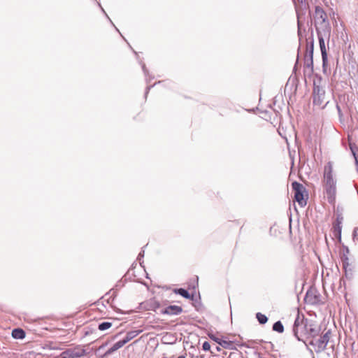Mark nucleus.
<instances>
[{"mask_svg": "<svg viewBox=\"0 0 358 358\" xmlns=\"http://www.w3.org/2000/svg\"><path fill=\"white\" fill-rule=\"evenodd\" d=\"M183 311V309L181 306L177 305H170L162 309H161L160 313L162 315H178L181 314Z\"/></svg>", "mask_w": 358, "mask_h": 358, "instance_id": "6", "label": "nucleus"}, {"mask_svg": "<svg viewBox=\"0 0 358 358\" xmlns=\"http://www.w3.org/2000/svg\"><path fill=\"white\" fill-rule=\"evenodd\" d=\"M292 190L294 194V201L298 203L301 207H304L307 204L308 194L306 187L298 182L292 183Z\"/></svg>", "mask_w": 358, "mask_h": 358, "instance_id": "3", "label": "nucleus"}, {"mask_svg": "<svg viewBox=\"0 0 358 358\" xmlns=\"http://www.w3.org/2000/svg\"><path fill=\"white\" fill-rule=\"evenodd\" d=\"M137 335H138V332L137 331H129V332H127L125 338L124 339H122V341H124V343L126 344L127 343L130 341L131 339L135 338Z\"/></svg>", "mask_w": 358, "mask_h": 358, "instance_id": "16", "label": "nucleus"}, {"mask_svg": "<svg viewBox=\"0 0 358 358\" xmlns=\"http://www.w3.org/2000/svg\"><path fill=\"white\" fill-rule=\"evenodd\" d=\"M148 306L150 310L156 311L161 307V304L155 299H152L148 301Z\"/></svg>", "mask_w": 358, "mask_h": 358, "instance_id": "15", "label": "nucleus"}, {"mask_svg": "<svg viewBox=\"0 0 358 358\" xmlns=\"http://www.w3.org/2000/svg\"><path fill=\"white\" fill-rule=\"evenodd\" d=\"M219 344H221L220 341H216Z\"/></svg>", "mask_w": 358, "mask_h": 358, "instance_id": "24", "label": "nucleus"}, {"mask_svg": "<svg viewBox=\"0 0 358 358\" xmlns=\"http://www.w3.org/2000/svg\"><path fill=\"white\" fill-rule=\"evenodd\" d=\"M314 17L315 21L323 23L326 21L327 16L324 10L320 6H316L315 10Z\"/></svg>", "mask_w": 358, "mask_h": 358, "instance_id": "9", "label": "nucleus"}, {"mask_svg": "<svg viewBox=\"0 0 358 358\" xmlns=\"http://www.w3.org/2000/svg\"><path fill=\"white\" fill-rule=\"evenodd\" d=\"M318 38H319V43H320V50H321V52H322V59L324 61L325 59H327V57L324 40L320 36H319Z\"/></svg>", "mask_w": 358, "mask_h": 358, "instance_id": "14", "label": "nucleus"}, {"mask_svg": "<svg viewBox=\"0 0 358 358\" xmlns=\"http://www.w3.org/2000/svg\"><path fill=\"white\" fill-rule=\"evenodd\" d=\"M122 340L119 341L118 342L115 343L110 348H109L105 353V356L109 355L112 353H113L115 351L117 350L122 346L125 345Z\"/></svg>", "mask_w": 358, "mask_h": 358, "instance_id": "11", "label": "nucleus"}, {"mask_svg": "<svg viewBox=\"0 0 358 358\" xmlns=\"http://www.w3.org/2000/svg\"><path fill=\"white\" fill-rule=\"evenodd\" d=\"M340 257L345 275H351L354 270V264L353 261L350 258V251L348 248H345L341 251Z\"/></svg>", "mask_w": 358, "mask_h": 358, "instance_id": "4", "label": "nucleus"}, {"mask_svg": "<svg viewBox=\"0 0 358 358\" xmlns=\"http://www.w3.org/2000/svg\"><path fill=\"white\" fill-rule=\"evenodd\" d=\"M199 278L196 277V284L198 285Z\"/></svg>", "mask_w": 358, "mask_h": 358, "instance_id": "22", "label": "nucleus"}, {"mask_svg": "<svg viewBox=\"0 0 358 358\" xmlns=\"http://www.w3.org/2000/svg\"><path fill=\"white\" fill-rule=\"evenodd\" d=\"M178 358H186L185 355H180Z\"/></svg>", "mask_w": 358, "mask_h": 358, "instance_id": "21", "label": "nucleus"}, {"mask_svg": "<svg viewBox=\"0 0 358 358\" xmlns=\"http://www.w3.org/2000/svg\"><path fill=\"white\" fill-rule=\"evenodd\" d=\"M312 54H313V50L311 51V55H310V57H311V58L313 57Z\"/></svg>", "mask_w": 358, "mask_h": 358, "instance_id": "23", "label": "nucleus"}, {"mask_svg": "<svg viewBox=\"0 0 358 358\" xmlns=\"http://www.w3.org/2000/svg\"><path fill=\"white\" fill-rule=\"evenodd\" d=\"M12 336L16 339H22L25 337V332L22 329H15L12 331Z\"/></svg>", "mask_w": 358, "mask_h": 358, "instance_id": "13", "label": "nucleus"}, {"mask_svg": "<svg viewBox=\"0 0 358 358\" xmlns=\"http://www.w3.org/2000/svg\"><path fill=\"white\" fill-rule=\"evenodd\" d=\"M173 292L175 294H180L182 296H183L184 298L187 299H192V298H193V295H191L186 289H182V288L174 289Z\"/></svg>", "mask_w": 358, "mask_h": 358, "instance_id": "12", "label": "nucleus"}, {"mask_svg": "<svg viewBox=\"0 0 358 358\" xmlns=\"http://www.w3.org/2000/svg\"><path fill=\"white\" fill-rule=\"evenodd\" d=\"M342 221L343 217L338 216L336 218L335 222L333 224L332 227L333 235L338 239L339 242L341 241Z\"/></svg>", "mask_w": 358, "mask_h": 358, "instance_id": "7", "label": "nucleus"}, {"mask_svg": "<svg viewBox=\"0 0 358 358\" xmlns=\"http://www.w3.org/2000/svg\"><path fill=\"white\" fill-rule=\"evenodd\" d=\"M323 184L329 201L334 202L336 195V181L333 178V166L331 162H328L324 166Z\"/></svg>", "mask_w": 358, "mask_h": 358, "instance_id": "2", "label": "nucleus"}, {"mask_svg": "<svg viewBox=\"0 0 358 358\" xmlns=\"http://www.w3.org/2000/svg\"><path fill=\"white\" fill-rule=\"evenodd\" d=\"M256 317L260 324H265L268 321L267 317L261 313H257Z\"/></svg>", "mask_w": 358, "mask_h": 358, "instance_id": "18", "label": "nucleus"}, {"mask_svg": "<svg viewBox=\"0 0 358 358\" xmlns=\"http://www.w3.org/2000/svg\"><path fill=\"white\" fill-rule=\"evenodd\" d=\"M210 344L208 342H204L203 344V349L204 350H208L210 349Z\"/></svg>", "mask_w": 358, "mask_h": 358, "instance_id": "20", "label": "nucleus"}, {"mask_svg": "<svg viewBox=\"0 0 358 358\" xmlns=\"http://www.w3.org/2000/svg\"><path fill=\"white\" fill-rule=\"evenodd\" d=\"M112 327V323L108 322H104L99 325V329L100 331L106 330Z\"/></svg>", "mask_w": 358, "mask_h": 358, "instance_id": "19", "label": "nucleus"}, {"mask_svg": "<svg viewBox=\"0 0 358 358\" xmlns=\"http://www.w3.org/2000/svg\"><path fill=\"white\" fill-rule=\"evenodd\" d=\"M305 300L311 304L317 303L320 301L319 297L317 296H316V294H315V292H313L312 290L307 292Z\"/></svg>", "mask_w": 358, "mask_h": 358, "instance_id": "10", "label": "nucleus"}, {"mask_svg": "<svg viewBox=\"0 0 358 358\" xmlns=\"http://www.w3.org/2000/svg\"><path fill=\"white\" fill-rule=\"evenodd\" d=\"M273 329L275 331H277L278 333H282L284 331V327L281 322L278 321L275 323H274L273 326Z\"/></svg>", "mask_w": 358, "mask_h": 358, "instance_id": "17", "label": "nucleus"}, {"mask_svg": "<svg viewBox=\"0 0 358 358\" xmlns=\"http://www.w3.org/2000/svg\"><path fill=\"white\" fill-rule=\"evenodd\" d=\"M324 90L318 85H314L313 87V102L317 103L318 104L321 103L322 99L324 96Z\"/></svg>", "mask_w": 358, "mask_h": 358, "instance_id": "8", "label": "nucleus"}, {"mask_svg": "<svg viewBox=\"0 0 358 358\" xmlns=\"http://www.w3.org/2000/svg\"><path fill=\"white\" fill-rule=\"evenodd\" d=\"M293 332L295 337L300 341L303 337H315L318 333V329L315 324L297 317L294 324Z\"/></svg>", "mask_w": 358, "mask_h": 358, "instance_id": "1", "label": "nucleus"}, {"mask_svg": "<svg viewBox=\"0 0 358 358\" xmlns=\"http://www.w3.org/2000/svg\"><path fill=\"white\" fill-rule=\"evenodd\" d=\"M331 337V331H327L322 336L317 338L316 336L313 337L310 341V345L315 346V350L316 352H321L324 350L327 346V344L329 341Z\"/></svg>", "mask_w": 358, "mask_h": 358, "instance_id": "5", "label": "nucleus"}]
</instances>
